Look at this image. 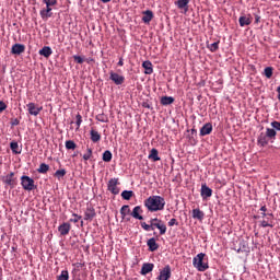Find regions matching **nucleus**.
Segmentation results:
<instances>
[{"label": "nucleus", "instance_id": "f257e3e1", "mask_svg": "<svg viewBox=\"0 0 280 280\" xmlns=\"http://www.w3.org/2000/svg\"><path fill=\"white\" fill-rule=\"evenodd\" d=\"M144 207L151 213H156V211H163L165 209V198L161 196H150L144 200Z\"/></svg>", "mask_w": 280, "mask_h": 280}, {"label": "nucleus", "instance_id": "f03ea898", "mask_svg": "<svg viewBox=\"0 0 280 280\" xmlns=\"http://www.w3.org/2000/svg\"><path fill=\"white\" fill-rule=\"evenodd\" d=\"M277 139V130L272 128H267L266 132H260L257 138V143L260 148H266L269 141H275Z\"/></svg>", "mask_w": 280, "mask_h": 280}, {"label": "nucleus", "instance_id": "7ed1b4c3", "mask_svg": "<svg viewBox=\"0 0 280 280\" xmlns=\"http://www.w3.org/2000/svg\"><path fill=\"white\" fill-rule=\"evenodd\" d=\"M205 254L200 253L192 259V265L199 272H205L209 269V265L205 262Z\"/></svg>", "mask_w": 280, "mask_h": 280}, {"label": "nucleus", "instance_id": "20e7f679", "mask_svg": "<svg viewBox=\"0 0 280 280\" xmlns=\"http://www.w3.org/2000/svg\"><path fill=\"white\" fill-rule=\"evenodd\" d=\"M21 185L25 191H34L36 189V185H34V179L27 175H23L21 177Z\"/></svg>", "mask_w": 280, "mask_h": 280}, {"label": "nucleus", "instance_id": "39448f33", "mask_svg": "<svg viewBox=\"0 0 280 280\" xmlns=\"http://www.w3.org/2000/svg\"><path fill=\"white\" fill-rule=\"evenodd\" d=\"M2 183L7 185V187L14 189L16 187V177H14V172H11L7 176H3Z\"/></svg>", "mask_w": 280, "mask_h": 280}, {"label": "nucleus", "instance_id": "423d86ee", "mask_svg": "<svg viewBox=\"0 0 280 280\" xmlns=\"http://www.w3.org/2000/svg\"><path fill=\"white\" fill-rule=\"evenodd\" d=\"M117 185H119V178H112L108 180L107 189L114 196H117L119 194V187H117Z\"/></svg>", "mask_w": 280, "mask_h": 280}, {"label": "nucleus", "instance_id": "0eeeda50", "mask_svg": "<svg viewBox=\"0 0 280 280\" xmlns=\"http://www.w3.org/2000/svg\"><path fill=\"white\" fill-rule=\"evenodd\" d=\"M109 80L116 84V86H120V84H124L126 82V78L124 75H120L119 73H116L114 71L109 72Z\"/></svg>", "mask_w": 280, "mask_h": 280}, {"label": "nucleus", "instance_id": "6e6552de", "mask_svg": "<svg viewBox=\"0 0 280 280\" xmlns=\"http://www.w3.org/2000/svg\"><path fill=\"white\" fill-rule=\"evenodd\" d=\"M28 115H33L34 117H38L40 115V110H43V106L36 105V103H28L26 105Z\"/></svg>", "mask_w": 280, "mask_h": 280}, {"label": "nucleus", "instance_id": "1a4fd4ad", "mask_svg": "<svg viewBox=\"0 0 280 280\" xmlns=\"http://www.w3.org/2000/svg\"><path fill=\"white\" fill-rule=\"evenodd\" d=\"M172 279V267L170 265H166L161 271L158 277V280H170Z\"/></svg>", "mask_w": 280, "mask_h": 280}, {"label": "nucleus", "instance_id": "9d476101", "mask_svg": "<svg viewBox=\"0 0 280 280\" xmlns=\"http://www.w3.org/2000/svg\"><path fill=\"white\" fill-rule=\"evenodd\" d=\"M260 226H262V229H267V226H269L270 229H273L275 228V214L268 213L267 219L261 221Z\"/></svg>", "mask_w": 280, "mask_h": 280}, {"label": "nucleus", "instance_id": "9b49d317", "mask_svg": "<svg viewBox=\"0 0 280 280\" xmlns=\"http://www.w3.org/2000/svg\"><path fill=\"white\" fill-rule=\"evenodd\" d=\"M201 198L203 200H207V198H211L213 196V190L207 186V184H203L201 186V191H200Z\"/></svg>", "mask_w": 280, "mask_h": 280}, {"label": "nucleus", "instance_id": "f8f14e48", "mask_svg": "<svg viewBox=\"0 0 280 280\" xmlns=\"http://www.w3.org/2000/svg\"><path fill=\"white\" fill-rule=\"evenodd\" d=\"M95 215H97V213L95 212V208L88 207L84 212V220H86L88 222H93Z\"/></svg>", "mask_w": 280, "mask_h": 280}, {"label": "nucleus", "instance_id": "ddd939ff", "mask_svg": "<svg viewBox=\"0 0 280 280\" xmlns=\"http://www.w3.org/2000/svg\"><path fill=\"white\" fill-rule=\"evenodd\" d=\"M250 23H253V16L250 14L241 15L238 19L241 27H246L247 25H250Z\"/></svg>", "mask_w": 280, "mask_h": 280}, {"label": "nucleus", "instance_id": "4468645a", "mask_svg": "<svg viewBox=\"0 0 280 280\" xmlns=\"http://www.w3.org/2000/svg\"><path fill=\"white\" fill-rule=\"evenodd\" d=\"M143 213V209L141 208V206H136L130 215L131 218H135V220H143V215H141Z\"/></svg>", "mask_w": 280, "mask_h": 280}, {"label": "nucleus", "instance_id": "2eb2a0df", "mask_svg": "<svg viewBox=\"0 0 280 280\" xmlns=\"http://www.w3.org/2000/svg\"><path fill=\"white\" fill-rule=\"evenodd\" d=\"M11 52L15 56H21V54L25 52V45L23 44H14L11 48Z\"/></svg>", "mask_w": 280, "mask_h": 280}, {"label": "nucleus", "instance_id": "dca6fc26", "mask_svg": "<svg viewBox=\"0 0 280 280\" xmlns=\"http://www.w3.org/2000/svg\"><path fill=\"white\" fill-rule=\"evenodd\" d=\"M153 270H154V264H152V262H144L142 265L140 273L142 276H145V275H150V272H152Z\"/></svg>", "mask_w": 280, "mask_h": 280}, {"label": "nucleus", "instance_id": "f3484780", "mask_svg": "<svg viewBox=\"0 0 280 280\" xmlns=\"http://www.w3.org/2000/svg\"><path fill=\"white\" fill-rule=\"evenodd\" d=\"M51 10H52L51 7L46 5V9H43L39 11V14H40L43 21H47V19H51V16L54 14V13H51Z\"/></svg>", "mask_w": 280, "mask_h": 280}, {"label": "nucleus", "instance_id": "a211bd4d", "mask_svg": "<svg viewBox=\"0 0 280 280\" xmlns=\"http://www.w3.org/2000/svg\"><path fill=\"white\" fill-rule=\"evenodd\" d=\"M210 132H213V125L211 122H208L203 125L200 129V137H207Z\"/></svg>", "mask_w": 280, "mask_h": 280}, {"label": "nucleus", "instance_id": "6ab92c4d", "mask_svg": "<svg viewBox=\"0 0 280 280\" xmlns=\"http://www.w3.org/2000/svg\"><path fill=\"white\" fill-rule=\"evenodd\" d=\"M58 231L60 235H69V232L71 231V223H62L61 225L58 226Z\"/></svg>", "mask_w": 280, "mask_h": 280}, {"label": "nucleus", "instance_id": "aec40b11", "mask_svg": "<svg viewBox=\"0 0 280 280\" xmlns=\"http://www.w3.org/2000/svg\"><path fill=\"white\" fill-rule=\"evenodd\" d=\"M142 67L144 69L145 75H152V73H154V69L152 68V61L150 60L143 61Z\"/></svg>", "mask_w": 280, "mask_h": 280}, {"label": "nucleus", "instance_id": "412c9836", "mask_svg": "<svg viewBox=\"0 0 280 280\" xmlns=\"http://www.w3.org/2000/svg\"><path fill=\"white\" fill-rule=\"evenodd\" d=\"M189 1L191 0H177L175 5L178 8V10H185V12H187V10H189Z\"/></svg>", "mask_w": 280, "mask_h": 280}, {"label": "nucleus", "instance_id": "4be33fe9", "mask_svg": "<svg viewBox=\"0 0 280 280\" xmlns=\"http://www.w3.org/2000/svg\"><path fill=\"white\" fill-rule=\"evenodd\" d=\"M147 246L149 247V250L151 253H154V250H159V244L156 243L155 237L149 238L147 242Z\"/></svg>", "mask_w": 280, "mask_h": 280}, {"label": "nucleus", "instance_id": "5701e85b", "mask_svg": "<svg viewBox=\"0 0 280 280\" xmlns=\"http://www.w3.org/2000/svg\"><path fill=\"white\" fill-rule=\"evenodd\" d=\"M143 16H142V21L148 25L150 24V22L152 21V19H154V12L147 10L144 12H142Z\"/></svg>", "mask_w": 280, "mask_h": 280}, {"label": "nucleus", "instance_id": "b1692460", "mask_svg": "<svg viewBox=\"0 0 280 280\" xmlns=\"http://www.w3.org/2000/svg\"><path fill=\"white\" fill-rule=\"evenodd\" d=\"M90 139H91V141L93 143H97V142L102 141V135H100L97 132V130L91 129V131H90Z\"/></svg>", "mask_w": 280, "mask_h": 280}, {"label": "nucleus", "instance_id": "393cba45", "mask_svg": "<svg viewBox=\"0 0 280 280\" xmlns=\"http://www.w3.org/2000/svg\"><path fill=\"white\" fill-rule=\"evenodd\" d=\"M39 56H44V58H49L54 51L51 50V47L49 46H44L39 51Z\"/></svg>", "mask_w": 280, "mask_h": 280}, {"label": "nucleus", "instance_id": "a878e982", "mask_svg": "<svg viewBox=\"0 0 280 280\" xmlns=\"http://www.w3.org/2000/svg\"><path fill=\"white\" fill-rule=\"evenodd\" d=\"M174 102H175L174 96H162L160 104H162V106H170L174 104Z\"/></svg>", "mask_w": 280, "mask_h": 280}, {"label": "nucleus", "instance_id": "bb28decb", "mask_svg": "<svg viewBox=\"0 0 280 280\" xmlns=\"http://www.w3.org/2000/svg\"><path fill=\"white\" fill-rule=\"evenodd\" d=\"M194 220H205V212L199 208L192 210Z\"/></svg>", "mask_w": 280, "mask_h": 280}, {"label": "nucleus", "instance_id": "cd10ccee", "mask_svg": "<svg viewBox=\"0 0 280 280\" xmlns=\"http://www.w3.org/2000/svg\"><path fill=\"white\" fill-rule=\"evenodd\" d=\"M148 159H150L154 163H156V161H161V158L159 156V150L152 149L150 151V154H149Z\"/></svg>", "mask_w": 280, "mask_h": 280}, {"label": "nucleus", "instance_id": "c85d7f7f", "mask_svg": "<svg viewBox=\"0 0 280 280\" xmlns=\"http://www.w3.org/2000/svg\"><path fill=\"white\" fill-rule=\"evenodd\" d=\"M132 212L130 211V206L125 205L120 208V215L122 220H126L127 215H130Z\"/></svg>", "mask_w": 280, "mask_h": 280}, {"label": "nucleus", "instance_id": "c756f323", "mask_svg": "<svg viewBox=\"0 0 280 280\" xmlns=\"http://www.w3.org/2000/svg\"><path fill=\"white\" fill-rule=\"evenodd\" d=\"M38 174H47L49 172V165L46 163H42L37 168Z\"/></svg>", "mask_w": 280, "mask_h": 280}, {"label": "nucleus", "instance_id": "7c9ffc66", "mask_svg": "<svg viewBox=\"0 0 280 280\" xmlns=\"http://www.w3.org/2000/svg\"><path fill=\"white\" fill-rule=\"evenodd\" d=\"M103 161L105 163H110V161H113V153L108 150H106L104 153H103Z\"/></svg>", "mask_w": 280, "mask_h": 280}, {"label": "nucleus", "instance_id": "2f4dec72", "mask_svg": "<svg viewBox=\"0 0 280 280\" xmlns=\"http://www.w3.org/2000/svg\"><path fill=\"white\" fill-rule=\"evenodd\" d=\"M208 49H210L212 54H214V51H218L220 49V40L208 45Z\"/></svg>", "mask_w": 280, "mask_h": 280}, {"label": "nucleus", "instance_id": "473e14b6", "mask_svg": "<svg viewBox=\"0 0 280 280\" xmlns=\"http://www.w3.org/2000/svg\"><path fill=\"white\" fill-rule=\"evenodd\" d=\"M132 196H135V192L132 190H124L121 192V198L124 200H130V198H132Z\"/></svg>", "mask_w": 280, "mask_h": 280}, {"label": "nucleus", "instance_id": "72a5a7b5", "mask_svg": "<svg viewBox=\"0 0 280 280\" xmlns=\"http://www.w3.org/2000/svg\"><path fill=\"white\" fill-rule=\"evenodd\" d=\"M65 176H67V170L61 168V170H57L55 172V177L60 179V178H65Z\"/></svg>", "mask_w": 280, "mask_h": 280}, {"label": "nucleus", "instance_id": "f704fd0d", "mask_svg": "<svg viewBox=\"0 0 280 280\" xmlns=\"http://www.w3.org/2000/svg\"><path fill=\"white\" fill-rule=\"evenodd\" d=\"M96 120L101 121V124H108V116L105 114H98L96 115Z\"/></svg>", "mask_w": 280, "mask_h": 280}, {"label": "nucleus", "instance_id": "c9c22d12", "mask_svg": "<svg viewBox=\"0 0 280 280\" xmlns=\"http://www.w3.org/2000/svg\"><path fill=\"white\" fill-rule=\"evenodd\" d=\"M10 148L13 154H21V151H19V142H11Z\"/></svg>", "mask_w": 280, "mask_h": 280}, {"label": "nucleus", "instance_id": "e433bc0d", "mask_svg": "<svg viewBox=\"0 0 280 280\" xmlns=\"http://www.w3.org/2000/svg\"><path fill=\"white\" fill-rule=\"evenodd\" d=\"M78 148V144L73 142V140L66 141V149L67 150H75Z\"/></svg>", "mask_w": 280, "mask_h": 280}, {"label": "nucleus", "instance_id": "4c0bfd02", "mask_svg": "<svg viewBox=\"0 0 280 280\" xmlns=\"http://www.w3.org/2000/svg\"><path fill=\"white\" fill-rule=\"evenodd\" d=\"M93 156V149L88 148L86 153L83 155L84 161H90V159Z\"/></svg>", "mask_w": 280, "mask_h": 280}, {"label": "nucleus", "instance_id": "58836bf2", "mask_svg": "<svg viewBox=\"0 0 280 280\" xmlns=\"http://www.w3.org/2000/svg\"><path fill=\"white\" fill-rule=\"evenodd\" d=\"M43 3H45V5L54 8V5H58V0H43Z\"/></svg>", "mask_w": 280, "mask_h": 280}, {"label": "nucleus", "instance_id": "ea45409f", "mask_svg": "<svg viewBox=\"0 0 280 280\" xmlns=\"http://www.w3.org/2000/svg\"><path fill=\"white\" fill-rule=\"evenodd\" d=\"M58 280H69V271L68 270H62L61 275L58 276Z\"/></svg>", "mask_w": 280, "mask_h": 280}, {"label": "nucleus", "instance_id": "a19ab883", "mask_svg": "<svg viewBox=\"0 0 280 280\" xmlns=\"http://www.w3.org/2000/svg\"><path fill=\"white\" fill-rule=\"evenodd\" d=\"M272 71H273L272 67L265 68V75H266V78H268V80H270V78H272Z\"/></svg>", "mask_w": 280, "mask_h": 280}, {"label": "nucleus", "instance_id": "79ce46f5", "mask_svg": "<svg viewBox=\"0 0 280 280\" xmlns=\"http://www.w3.org/2000/svg\"><path fill=\"white\" fill-rule=\"evenodd\" d=\"M158 229L160 231V235H165V233H167V225H165V223H162Z\"/></svg>", "mask_w": 280, "mask_h": 280}, {"label": "nucleus", "instance_id": "37998d69", "mask_svg": "<svg viewBox=\"0 0 280 280\" xmlns=\"http://www.w3.org/2000/svg\"><path fill=\"white\" fill-rule=\"evenodd\" d=\"M74 219H70V222H73L74 224H78L80 220H82V215H78L75 213L72 214Z\"/></svg>", "mask_w": 280, "mask_h": 280}, {"label": "nucleus", "instance_id": "c03bdc74", "mask_svg": "<svg viewBox=\"0 0 280 280\" xmlns=\"http://www.w3.org/2000/svg\"><path fill=\"white\" fill-rule=\"evenodd\" d=\"M140 224L144 231H152V223L148 224L145 222H141Z\"/></svg>", "mask_w": 280, "mask_h": 280}, {"label": "nucleus", "instance_id": "a18cd8bd", "mask_svg": "<svg viewBox=\"0 0 280 280\" xmlns=\"http://www.w3.org/2000/svg\"><path fill=\"white\" fill-rule=\"evenodd\" d=\"M73 60H74V62H78V65H82L84 62V59L78 55L73 56Z\"/></svg>", "mask_w": 280, "mask_h": 280}, {"label": "nucleus", "instance_id": "49530a36", "mask_svg": "<svg viewBox=\"0 0 280 280\" xmlns=\"http://www.w3.org/2000/svg\"><path fill=\"white\" fill-rule=\"evenodd\" d=\"M75 125H77V129H79L80 126H82V115L77 114V121H75Z\"/></svg>", "mask_w": 280, "mask_h": 280}, {"label": "nucleus", "instance_id": "de8ad7c7", "mask_svg": "<svg viewBox=\"0 0 280 280\" xmlns=\"http://www.w3.org/2000/svg\"><path fill=\"white\" fill-rule=\"evenodd\" d=\"M271 127H272L271 130H279L280 131V121H277V120L272 121Z\"/></svg>", "mask_w": 280, "mask_h": 280}, {"label": "nucleus", "instance_id": "09e8293b", "mask_svg": "<svg viewBox=\"0 0 280 280\" xmlns=\"http://www.w3.org/2000/svg\"><path fill=\"white\" fill-rule=\"evenodd\" d=\"M168 226H178V220L176 219H171L168 221Z\"/></svg>", "mask_w": 280, "mask_h": 280}, {"label": "nucleus", "instance_id": "8fccbe9b", "mask_svg": "<svg viewBox=\"0 0 280 280\" xmlns=\"http://www.w3.org/2000/svg\"><path fill=\"white\" fill-rule=\"evenodd\" d=\"M5 108H8V105L3 101H0V114H2Z\"/></svg>", "mask_w": 280, "mask_h": 280}, {"label": "nucleus", "instance_id": "3c124183", "mask_svg": "<svg viewBox=\"0 0 280 280\" xmlns=\"http://www.w3.org/2000/svg\"><path fill=\"white\" fill-rule=\"evenodd\" d=\"M161 224H164L163 221H159V223H152L151 226H152V231H154V229H159L161 226Z\"/></svg>", "mask_w": 280, "mask_h": 280}, {"label": "nucleus", "instance_id": "603ef678", "mask_svg": "<svg viewBox=\"0 0 280 280\" xmlns=\"http://www.w3.org/2000/svg\"><path fill=\"white\" fill-rule=\"evenodd\" d=\"M149 222H150V224H159V222H163V220H161L159 218H154V219H151Z\"/></svg>", "mask_w": 280, "mask_h": 280}, {"label": "nucleus", "instance_id": "864d4df0", "mask_svg": "<svg viewBox=\"0 0 280 280\" xmlns=\"http://www.w3.org/2000/svg\"><path fill=\"white\" fill-rule=\"evenodd\" d=\"M118 67H124V57H119Z\"/></svg>", "mask_w": 280, "mask_h": 280}, {"label": "nucleus", "instance_id": "5fc2aeb1", "mask_svg": "<svg viewBox=\"0 0 280 280\" xmlns=\"http://www.w3.org/2000/svg\"><path fill=\"white\" fill-rule=\"evenodd\" d=\"M261 21V16H259V15H255V23L257 24V23H259Z\"/></svg>", "mask_w": 280, "mask_h": 280}, {"label": "nucleus", "instance_id": "6e6d98bb", "mask_svg": "<svg viewBox=\"0 0 280 280\" xmlns=\"http://www.w3.org/2000/svg\"><path fill=\"white\" fill-rule=\"evenodd\" d=\"M19 124H20V121L16 118L12 121V126H19Z\"/></svg>", "mask_w": 280, "mask_h": 280}, {"label": "nucleus", "instance_id": "4d7b16f0", "mask_svg": "<svg viewBox=\"0 0 280 280\" xmlns=\"http://www.w3.org/2000/svg\"><path fill=\"white\" fill-rule=\"evenodd\" d=\"M276 91H277V93H278V96H277V97H278V100H279V102H280V85L277 88Z\"/></svg>", "mask_w": 280, "mask_h": 280}, {"label": "nucleus", "instance_id": "13d9d810", "mask_svg": "<svg viewBox=\"0 0 280 280\" xmlns=\"http://www.w3.org/2000/svg\"><path fill=\"white\" fill-rule=\"evenodd\" d=\"M260 211H262L264 213H266V211H268V208H266V206H262V207L260 208Z\"/></svg>", "mask_w": 280, "mask_h": 280}, {"label": "nucleus", "instance_id": "bf43d9fd", "mask_svg": "<svg viewBox=\"0 0 280 280\" xmlns=\"http://www.w3.org/2000/svg\"><path fill=\"white\" fill-rule=\"evenodd\" d=\"M103 3H110V0H101Z\"/></svg>", "mask_w": 280, "mask_h": 280}, {"label": "nucleus", "instance_id": "052dcab7", "mask_svg": "<svg viewBox=\"0 0 280 280\" xmlns=\"http://www.w3.org/2000/svg\"><path fill=\"white\" fill-rule=\"evenodd\" d=\"M261 215H262V218H266V217H268V213L261 212Z\"/></svg>", "mask_w": 280, "mask_h": 280}, {"label": "nucleus", "instance_id": "680f3d73", "mask_svg": "<svg viewBox=\"0 0 280 280\" xmlns=\"http://www.w3.org/2000/svg\"><path fill=\"white\" fill-rule=\"evenodd\" d=\"M197 131H196V129H191V135H194V133H196Z\"/></svg>", "mask_w": 280, "mask_h": 280}, {"label": "nucleus", "instance_id": "e2e57ef3", "mask_svg": "<svg viewBox=\"0 0 280 280\" xmlns=\"http://www.w3.org/2000/svg\"><path fill=\"white\" fill-rule=\"evenodd\" d=\"M143 106H144V108H150V105H145V104H144Z\"/></svg>", "mask_w": 280, "mask_h": 280}, {"label": "nucleus", "instance_id": "0e129e2a", "mask_svg": "<svg viewBox=\"0 0 280 280\" xmlns=\"http://www.w3.org/2000/svg\"><path fill=\"white\" fill-rule=\"evenodd\" d=\"M81 226H84V221H81Z\"/></svg>", "mask_w": 280, "mask_h": 280}, {"label": "nucleus", "instance_id": "69168bd1", "mask_svg": "<svg viewBox=\"0 0 280 280\" xmlns=\"http://www.w3.org/2000/svg\"><path fill=\"white\" fill-rule=\"evenodd\" d=\"M88 62H93V59L88 60Z\"/></svg>", "mask_w": 280, "mask_h": 280}]
</instances>
